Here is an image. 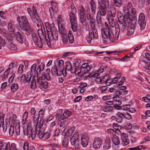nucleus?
<instances>
[{
	"mask_svg": "<svg viewBox=\"0 0 150 150\" xmlns=\"http://www.w3.org/2000/svg\"><path fill=\"white\" fill-rule=\"evenodd\" d=\"M14 125H10V127L9 129V134L10 136H13L14 134Z\"/></svg>",
	"mask_w": 150,
	"mask_h": 150,
	"instance_id": "obj_42",
	"label": "nucleus"
},
{
	"mask_svg": "<svg viewBox=\"0 0 150 150\" xmlns=\"http://www.w3.org/2000/svg\"><path fill=\"white\" fill-rule=\"evenodd\" d=\"M111 139L113 144L115 145H118L120 143V138L116 135H114L112 137Z\"/></svg>",
	"mask_w": 150,
	"mask_h": 150,
	"instance_id": "obj_26",
	"label": "nucleus"
},
{
	"mask_svg": "<svg viewBox=\"0 0 150 150\" xmlns=\"http://www.w3.org/2000/svg\"><path fill=\"white\" fill-rule=\"evenodd\" d=\"M59 120V125L60 127L64 128L66 126L67 122L65 120H61L60 119L59 120Z\"/></svg>",
	"mask_w": 150,
	"mask_h": 150,
	"instance_id": "obj_37",
	"label": "nucleus"
},
{
	"mask_svg": "<svg viewBox=\"0 0 150 150\" xmlns=\"http://www.w3.org/2000/svg\"><path fill=\"white\" fill-rule=\"evenodd\" d=\"M116 11L114 8H112L110 9V11H109L108 13L109 14L112 15L113 17H115L116 15Z\"/></svg>",
	"mask_w": 150,
	"mask_h": 150,
	"instance_id": "obj_43",
	"label": "nucleus"
},
{
	"mask_svg": "<svg viewBox=\"0 0 150 150\" xmlns=\"http://www.w3.org/2000/svg\"><path fill=\"white\" fill-rule=\"evenodd\" d=\"M57 24L58 28H64V23L61 15H59L58 16Z\"/></svg>",
	"mask_w": 150,
	"mask_h": 150,
	"instance_id": "obj_24",
	"label": "nucleus"
},
{
	"mask_svg": "<svg viewBox=\"0 0 150 150\" xmlns=\"http://www.w3.org/2000/svg\"><path fill=\"white\" fill-rule=\"evenodd\" d=\"M57 4L55 2H52L51 3V7L54 9V10L56 11L57 8Z\"/></svg>",
	"mask_w": 150,
	"mask_h": 150,
	"instance_id": "obj_59",
	"label": "nucleus"
},
{
	"mask_svg": "<svg viewBox=\"0 0 150 150\" xmlns=\"http://www.w3.org/2000/svg\"><path fill=\"white\" fill-rule=\"evenodd\" d=\"M66 69L69 71H70L71 72L72 70H73L71 65V63L69 62H67L66 63Z\"/></svg>",
	"mask_w": 150,
	"mask_h": 150,
	"instance_id": "obj_36",
	"label": "nucleus"
},
{
	"mask_svg": "<svg viewBox=\"0 0 150 150\" xmlns=\"http://www.w3.org/2000/svg\"><path fill=\"white\" fill-rule=\"evenodd\" d=\"M17 117L15 115L13 114L10 116L9 120V123L10 125H14L16 121Z\"/></svg>",
	"mask_w": 150,
	"mask_h": 150,
	"instance_id": "obj_27",
	"label": "nucleus"
},
{
	"mask_svg": "<svg viewBox=\"0 0 150 150\" xmlns=\"http://www.w3.org/2000/svg\"><path fill=\"white\" fill-rule=\"evenodd\" d=\"M69 141L67 139H64L62 142V145L63 146L67 147L68 146Z\"/></svg>",
	"mask_w": 150,
	"mask_h": 150,
	"instance_id": "obj_62",
	"label": "nucleus"
},
{
	"mask_svg": "<svg viewBox=\"0 0 150 150\" xmlns=\"http://www.w3.org/2000/svg\"><path fill=\"white\" fill-rule=\"evenodd\" d=\"M144 55V56H142L140 59L142 61L146 63L144 66V68L146 69L150 70V54L146 53Z\"/></svg>",
	"mask_w": 150,
	"mask_h": 150,
	"instance_id": "obj_5",
	"label": "nucleus"
},
{
	"mask_svg": "<svg viewBox=\"0 0 150 150\" xmlns=\"http://www.w3.org/2000/svg\"><path fill=\"white\" fill-rule=\"evenodd\" d=\"M96 81L98 82V83L100 84L102 83H104L103 81L104 80V77H96Z\"/></svg>",
	"mask_w": 150,
	"mask_h": 150,
	"instance_id": "obj_48",
	"label": "nucleus"
},
{
	"mask_svg": "<svg viewBox=\"0 0 150 150\" xmlns=\"http://www.w3.org/2000/svg\"><path fill=\"white\" fill-rule=\"evenodd\" d=\"M124 118L128 120H129L132 119V117L129 113L128 112H126L124 113Z\"/></svg>",
	"mask_w": 150,
	"mask_h": 150,
	"instance_id": "obj_54",
	"label": "nucleus"
},
{
	"mask_svg": "<svg viewBox=\"0 0 150 150\" xmlns=\"http://www.w3.org/2000/svg\"><path fill=\"white\" fill-rule=\"evenodd\" d=\"M42 70L41 66H40L37 68V70L36 71V74H35L33 76V79L35 80H36V78L38 77V74L40 73L41 71Z\"/></svg>",
	"mask_w": 150,
	"mask_h": 150,
	"instance_id": "obj_41",
	"label": "nucleus"
},
{
	"mask_svg": "<svg viewBox=\"0 0 150 150\" xmlns=\"http://www.w3.org/2000/svg\"><path fill=\"white\" fill-rule=\"evenodd\" d=\"M59 30L61 34L63 42L64 44H67L68 41L66 30L65 29H59Z\"/></svg>",
	"mask_w": 150,
	"mask_h": 150,
	"instance_id": "obj_14",
	"label": "nucleus"
},
{
	"mask_svg": "<svg viewBox=\"0 0 150 150\" xmlns=\"http://www.w3.org/2000/svg\"><path fill=\"white\" fill-rule=\"evenodd\" d=\"M45 29H38V30L40 37V36L45 37V36L46 31H47Z\"/></svg>",
	"mask_w": 150,
	"mask_h": 150,
	"instance_id": "obj_32",
	"label": "nucleus"
},
{
	"mask_svg": "<svg viewBox=\"0 0 150 150\" xmlns=\"http://www.w3.org/2000/svg\"><path fill=\"white\" fill-rule=\"evenodd\" d=\"M74 144L71 143V144L72 145L74 146V147L76 148L79 149L80 148V143L79 140L74 141Z\"/></svg>",
	"mask_w": 150,
	"mask_h": 150,
	"instance_id": "obj_45",
	"label": "nucleus"
},
{
	"mask_svg": "<svg viewBox=\"0 0 150 150\" xmlns=\"http://www.w3.org/2000/svg\"><path fill=\"white\" fill-rule=\"evenodd\" d=\"M123 11L125 13V23L131 22V28H134L136 27L137 22L136 11L135 9L132 8L131 3L129 2L127 5L123 7Z\"/></svg>",
	"mask_w": 150,
	"mask_h": 150,
	"instance_id": "obj_1",
	"label": "nucleus"
},
{
	"mask_svg": "<svg viewBox=\"0 0 150 150\" xmlns=\"http://www.w3.org/2000/svg\"><path fill=\"white\" fill-rule=\"evenodd\" d=\"M79 137V135L78 132H75L71 139V143L74 144V141L78 140Z\"/></svg>",
	"mask_w": 150,
	"mask_h": 150,
	"instance_id": "obj_29",
	"label": "nucleus"
},
{
	"mask_svg": "<svg viewBox=\"0 0 150 150\" xmlns=\"http://www.w3.org/2000/svg\"><path fill=\"white\" fill-rule=\"evenodd\" d=\"M16 38L17 40L21 44L23 43L25 40V36L19 32H17L15 34Z\"/></svg>",
	"mask_w": 150,
	"mask_h": 150,
	"instance_id": "obj_21",
	"label": "nucleus"
},
{
	"mask_svg": "<svg viewBox=\"0 0 150 150\" xmlns=\"http://www.w3.org/2000/svg\"><path fill=\"white\" fill-rule=\"evenodd\" d=\"M36 70V65L35 64H33L31 67L30 71L31 72V74L33 75V74L35 73Z\"/></svg>",
	"mask_w": 150,
	"mask_h": 150,
	"instance_id": "obj_46",
	"label": "nucleus"
},
{
	"mask_svg": "<svg viewBox=\"0 0 150 150\" xmlns=\"http://www.w3.org/2000/svg\"><path fill=\"white\" fill-rule=\"evenodd\" d=\"M90 4L92 11L93 13H95L96 7L94 1L93 0H91Z\"/></svg>",
	"mask_w": 150,
	"mask_h": 150,
	"instance_id": "obj_33",
	"label": "nucleus"
},
{
	"mask_svg": "<svg viewBox=\"0 0 150 150\" xmlns=\"http://www.w3.org/2000/svg\"><path fill=\"white\" fill-rule=\"evenodd\" d=\"M16 131L14 134L16 135H18L20 134V124L19 123L17 124V125L16 124L15 126Z\"/></svg>",
	"mask_w": 150,
	"mask_h": 150,
	"instance_id": "obj_38",
	"label": "nucleus"
},
{
	"mask_svg": "<svg viewBox=\"0 0 150 150\" xmlns=\"http://www.w3.org/2000/svg\"><path fill=\"white\" fill-rule=\"evenodd\" d=\"M101 36L103 40L105 42L109 40L113 42L118 39L120 34V29H115V36L111 29H101Z\"/></svg>",
	"mask_w": 150,
	"mask_h": 150,
	"instance_id": "obj_2",
	"label": "nucleus"
},
{
	"mask_svg": "<svg viewBox=\"0 0 150 150\" xmlns=\"http://www.w3.org/2000/svg\"><path fill=\"white\" fill-rule=\"evenodd\" d=\"M37 127L38 128H41L43 124V121L42 120H40L39 122H37Z\"/></svg>",
	"mask_w": 150,
	"mask_h": 150,
	"instance_id": "obj_53",
	"label": "nucleus"
},
{
	"mask_svg": "<svg viewBox=\"0 0 150 150\" xmlns=\"http://www.w3.org/2000/svg\"><path fill=\"white\" fill-rule=\"evenodd\" d=\"M145 17L143 13H141L139 15L138 22L141 28H144L146 24L144 22Z\"/></svg>",
	"mask_w": 150,
	"mask_h": 150,
	"instance_id": "obj_15",
	"label": "nucleus"
},
{
	"mask_svg": "<svg viewBox=\"0 0 150 150\" xmlns=\"http://www.w3.org/2000/svg\"><path fill=\"white\" fill-rule=\"evenodd\" d=\"M38 83L41 87L46 88L48 85L47 82L45 80L44 76L38 77L36 78Z\"/></svg>",
	"mask_w": 150,
	"mask_h": 150,
	"instance_id": "obj_12",
	"label": "nucleus"
},
{
	"mask_svg": "<svg viewBox=\"0 0 150 150\" xmlns=\"http://www.w3.org/2000/svg\"><path fill=\"white\" fill-rule=\"evenodd\" d=\"M91 65H89L88 63H85L83 64L81 68V70L84 71V72L83 75L85 74V76L86 77H88L89 76H86L87 75L86 74L88 73H87L91 69Z\"/></svg>",
	"mask_w": 150,
	"mask_h": 150,
	"instance_id": "obj_17",
	"label": "nucleus"
},
{
	"mask_svg": "<svg viewBox=\"0 0 150 150\" xmlns=\"http://www.w3.org/2000/svg\"><path fill=\"white\" fill-rule=\"evenodd\" d=\"M113 109V107L111 106H109L105 108L103 110L104 112H109L111 111Z\"/></svg>",
	"mask_w": 150,
	"mask_h": 150,
	"instance_id": "obj_50",
	"label": "nucleus"
},
{
	"mask_svg": "<svg viewBox=\"0 0 150 150\" xmlns=\"http://www.w3.org/2000/svg\"><path fill=\"white\" fill-rule=\"evenodd\" d=\"M94 38L93 37L91 36L90 34L88 35L86 39L87 41L89 43H90L91 42L92 40H93V39Z\"/></svg>",
	"mask_w": 150,
	"mask_h": 150,
	"instance_id": "obj_47",
	"label": "nucleus"
},
{
	"mask_svg": "<svg viewBox=\"0 0 150 150\" xmlns=\"http://www.w3.org/2000/svg\"><path fill=\"white\" fill-rule=\"evenodd\" d=\"M51 72L52 74L54 76H61L62 75L61 71L58 72L56 67H53L52 68Z\"/></svg>",
	"mask_w": 150,
	"mask_h": 150,
	"instance_id": "obj_25",
	"label": "nucleus"
},
{
	"mask_svg": "<svg viewBox=\"0 0 150 150\" xmlns=\"http://www.w3.org/2000/svg\"><path fill=\"white\" fill-rule=\"evenodd\" d=\"M62 109H59L57 110V113L55 115L56 119L57 120H59L60 119H61L60 117H61V115H62Z\"/></svg>",
	"mask_w": 150,
	"mask_h": 150,
	"instance_id": "obj_35",
	"label": "nucleus"
},
{
	"mask_svg": "<svg viewBox=\"0 0 150 150\" xmlns=\"http://www.w3.org/2000/svg\"><path fill=\"white\" fill-rule=\"evenodd\" d=\"M81 143L83 147H86L88 144L89 138L86 134H81Z\"/></svg>",
	"mask_w": 150,
	"mask_h": 150,
	"instance_id": "obj_16",
	"label": "nucleus"
},
{
	"mask_svg": "<svg viewBox=\"0 0 150 150\" xmlns=\"http://www.w3.org/2000/svg\"><path fill=\"white\" fill-rule=\"evenodd\" d=\"M111 140L109 137H106L105 139L103 149L105 150L109 149L111 147Z\"/></svg>",
	"mask_w": 150,
	"mask_h": 150,
	"instance_id": "obj_20",
	"label": "nucleus"
},
{
	"mask_svg": "<svg viewBox=\"0 0 150 150\" xmlns=\"http://www.w3.org/2000/svg\"><path fill=\"white\" fill-rule=\"evenodd\" d=\"M105 5L103 4L102 2H100V6L99 8V11L98 12H99V16H105L106 13V8L108 6V1L107 0H105Z\"/></svg>",
	"mask_w": 150,
	"mask_h": 150,
	"instance_id": "obj_9",
	"label": "nucleus"
},
{
	"mask_svg": "<svg viewBox=\"0 0 150 150\" xmlns=\"http://www.w3.org/2000/svg\"><path fill=\"white\" fill-rule=\"evenodd\" d=\"M86 17L85 15L79 16V20L81 23H84L86 20Z\"/></svg>",
	"mask_w": 150,
	"mask_h": 150,
	"instance_id": "obj_52",
	"label": "nucleus"
},
{
	"mask_svg": "<svg viewBox=\"0 0 150 150\" xmlns=\"http://www.w3.org/2000/svg\"><path fill=\"white\" fill-rule=\"evenodd\" d=\"M47 30V34L49 37L51 35L55 40H58V31L57 29H45Z\"/></svg>",
	"mask_w": 150,
	"mask_h": 150,
	"instance_id": "obj_11",
	"label": "nucleus"
},
{
	"mask_svg": "<svg viewBox=\"0 0 150 150\" xmlns=\"http://www.w3.org/2000/svg\"><path fill=\"white\" fill-rule=\"evenodd\" d=\"M44 132H43L42 131H38V132L37 134L38 137L39 139H42V138H43L44 136Z\"/></svg>",
	"mask_w": 150,
	"mask_h": 150,
	"instance_id": "obj_61",
	"label": "nucleus"
},
{
	"mask_svg": "<svg viewBox=\"0 0 150 150\" xmlns=\"http://www.w3.org/2000/svg\"><path fill=\"white\" fill-rule=\"evenodd\" d=\"M31 122L29 121L26 129H23L24 134L26 135L28 138L31 137L32 139H34L36 136V131L35 129L31 127Z\"/></svg>",
	"mask_w": 150,
	"mask_h": 150,
	"instance_id": "obj_3",
	"label": "nucleus"
},
{
	"mask_svg": "<svg viewBox=\"0 0 150 150\" xmlns=\"http://www.w3.org/2000/svg\"><path fill=\"white\" fill-rule=\"evenodd\" d=\"M128 137V136L127 134L123 133H122L121 139L123 143L125 145H128L129 143V140Z\"/></svg>",
	"mask_w": 150,
	"mask_h": 150,
	"instance_id": "obj_23",
	"label": "nucleus"
},
{
	"mask_svg": "<svg viewBox=\"0 0 150 150\" xmlns=\"http://www.w3.org/2000/svg\"><path fill=\"white\" fill-rule=\"evenodd\" d=\"M97 24L96 27L97 28H102V20L100 16H99V13H98L97 15Z\"/></svg>",
	"mask_w": 150,
	"mask_h": 150,
	"instance_id": "obj_28",
	"label": "nucleus"
},
{
	"mask_svg": "<svg viewBox=\"0 0 150 150\" xmlns=\"http://www.w3.org/2000/svg\"><path fill=\"white\" fill-rule=\"evenodd\" d=\"M40 38L36 37L35 35H33V40L35 44L38 42Z\"/></svg>",
	"mask_w": 150,
	"mask_h": 150,
	"instance_id": "obj_63",
	"label": "nucleus"
},
{
	"mask_svg": "<svg viewBox=\"0 0 150 150\" xmlns=\"http://www.w3.org/2000/svg\"><path fill=\"white\" fill-rule=\"evenodd\" d=\"M0 33L5 36V37H7V36H8L7 32L4 29H0Z\"/></svg>",
	"mask_w": 150,
	"mask_h": 150,
	"instance_id": "obj_55",
	"label": "nucleus"
},
{
	"mask_svg": "<svg viewBox=\"0 0 150 150\" xmlns=\"http://www.w3.org/2000/svg\"><path fill=\"white\" fill-rule=\"evenodd\" d=\"M76 12L71 11L69 13L70 20L71 28H77L79 26L77 25L76 18L75 13Z\"/></svg>",
	"mask_w": 150,
	"mask_h": 150,
	"instance_id": "obj_6",
	"label": "nucleus"
},
{
	"mask_svg": "<svg viewBox=\"0 0 150 150\" xmlns=\"http://www.w3.org/2000/svg\"><path fill=\"white\" fill-rule=\"evenodd\" d=\"M113 17L112 15H110V16H109L108 18V20L109 24V25L108 24L107 22H105V27L104 26L103 28H110V27L114 28H118L117 27L118 25H115V22L113 20Z\"/></svg>",
	"mask_w": 150,
	"mask_h": 150,
	"instance_id": "obj_8",
	"label": "nucleus"
},
{
	"mask_svg": "<svg viewBox=\"0 0 150 150\" xmlns=\"http://www.w3.org/2000/svg\"><path fill=\"white\" fill-rule=\"evenodd\" d=\"M117 16L120 24L119 25H118V27H121V25L122 26L124 25V28L126 27L124 21V16H123L122 13L120 11L117 12Z\"/></svg>",
	"mask_w": 150,
	"mask_h": 150,
	"instance_id": "obj_13",
	"label": "nucleus"
},
{
	"mask_svg": "<svg viewBox=\"0 0 150 150\" xmlns=\"http://www.w3.org/2000/svg\"><path fill=\"white\" fill-rule=\"evenodd\" d=\"M21 28H30V25L28 22L27 18L25 16H23L21 17V19L20 18L18 17L17 18Z\"/></svg>",
	"mask_w": 150,
	"mask_h": 150,
	"instance_id": "obj_4",
	"label": "nucleus"
},
{
	"mask_svg": "<svg viewBox=\"0 0 150 150\" xmlns=\"http://www.w3.org/2000/svg\"><path fill=\"white\" fill-rule=\"evenodd\" d=\"M81 71H83L81 70V69H80V68L79 69L75 68L73 70L71 71V73L81 75L80 73Z\"/></svg>",
	"mask_w": 150,
	"mask_h": 150,
	"instance_id": "obj_39",
	"label": "nucleus"
},
{
	"mask_svg": "<svg viewBox=\"0 0 150 150\" xmlns=\"http://www.w3.org/2000/svg\"><path fill=\"white\" fill-rule=\"evenodd\" d=\"M4 115L3 114H0V127H2L3 132H5L7 129V124L6 123H4Z\"/></svg>",
	"mask_w": 150,
	"mask_h": 150,
	"instance_id": "obj_18",
	"label": "nucleus"
},
{
	"mask_svg": "<svg viewBox=\"0 0 150 150\" xmlns=\"http://www.w3.org/2000/svg\"><path fill=\"white\" fill-rule=\"evenodd\" d=\"M102 141L101 138H96L93 143V146L95 149H98L99 148L101 145Z\"/></svg>",
	"mask_w": 150,
	"mask_h": 150,
	"instance_id": "obj_19",
	"label": "nucleus"
},
{
	"mask_svg": "<svg viewBox=\"0 0 150 150\" xmlns=\"http://www.w3.org/2000/svg\"><path fill=\"white\" fill-rule=\"evenodd\" d=\"M74 130V127H71L68 129L66 132V135L69 137L71 136Z\"/></svg>",
	"mask_w": 150,
	"mask_h": 150,
	"instance_id": "obj_34",
	"label": "nucleus"
},
{
	"mask_svg": "<svg viewBox=\"0 0 150 150\" xmlns=\"http://www.w3.org/2000/svg\"><path fill=\"white\" fill-rule=\"evenodd\" d=\"M35 80V79L34 81L33 80V81L31 82V88L32 89L35 88L36 87L37 85Z\"/></svg>",
	"mask_w": 150,
	"mask_h": 150,
	"instance_id": "obj_64",
	"label": "nucleus"
},
{
	"mask_svg": "<svg viewBox=\"0 0 150 150\" xmlns=\"http://www.w3.org/2000/svg\"><path fill=\"white\" fill-rule=\"evenodd\" d=\"M24 31L27 35H30L33 32L32 29H23Z\"/></svg>",
	"mask_w": 150,
	"mask_h": 150,
	"instance_id": "obj_51",
	"label": "nucleus"
},
{
	"mask_svg": "<svg viewBox=\"0 0 150 150\" xmlns=\"http://www.w3.org/2000/svg\"><path fill=\"white\" fill-rule=\"evenodd\" d=\"M108 87L106 86H103L100 88V90L102 93H104L107 89Z\"/></svg>",
	"mask_w": 150,
	"mask_h": 150,
	"instance_id": "obj_58",
	"label": "nucleus"
},
{
	"mask_svg": "<svg viewBox=\"0 0 150 150\" xmlns=\"http://www.w3.org/2000/svg\"><path fill=\"white\" fill-rule=\"evenodd\" d=\"M104 70V67H100L97 71H93L90 73L87 74L86 76H89L90 77L94 78L98 77L100 74L102 73Z\"/></svg>",
	"mask_w": 150,
	"mask_h": 150,
	"instance_id": "obj_10",
	"label": "nucleus"
},
{
	"mask_svg": "<svg viewBox=\"0 0 150 150\" xmlns=\"http://www.w3.org/2000/svg\"><path fill=\"white\" fill-rule=\"evenodd\" d=\"M103 82L105 83V84L107 86L110 85L111 83H112V79H108L107 76H104Z\"/></svg>",
	"mask_w": 150,
	"mask_h": 150,
	"instance_id": "obj_31",
	"label": "nucleus"
},
{
	"mask_svg": "<svg viewBox=\"0 0 150 150\" xmlns=\"http://www.w3.org/2000/svg\"><path fill=\"white\" fill-rule=\"evenodd\" d=\"M114 5L117 7H119L121 5V0H113Z\"/></svg>",
	"mask_w": 150,
	"mask_h": 150,
	"instance_id": "obj_49",
	"label": "nucleus"
},
{
	"mask_svg": "<svg viewBox=\"0 0 150 150\" xmlns=\"http://www.w3.org/2000/svg\"><path fill=\"white\" fill-rule=\"evenodd\" d=\"M134 29H128L127 35L130 36L134 33Z\"/></svg>",
	"mask_w": 150,
	"mask_h": 150,
	"instance_id": "obj_56",
	"label": "nucleus"
},
{
	"mask_svg": "<svg viewBox=\"0 0 150 150\" xmlns=\"http://www.w3.org/2000/svg\"><path fill=\"white\" fill-rule=\"evenodd\" d=\"M88 31L89 34L93 37L95 39H98V35L97 29H88Z\"/></svg>",
	"mask_w": 150,
	"mask_h": 150,
	"instance_id": "obj_22",
	"label": "nucleus"
},
{
	"mask_svg": "<svg viewBox=\"0 0 150 150\" xmlns=\"http://www.w3.org/2000/svg\"><path fill=\"white\" fill-rule=\"evenodd\" d=\"M71 114V112L68 111V110H66L64 112L63 114L62 115H61V120H64L66 117L69 116Z\"/></svg>",
	"mask_w": 150,
	"mask_h": 150,
	"instance_id": "obj_30",
	"label": "nucleus"
},
{
	"mask_svg": "<svg viewBox=\"0 0 150 150\" xmlns=\"http://www.w3.org/2000/svg\"><path fill=\"white\" fill-rule=\"evenodd\" d=\"M86 16L88 20L90 21L91 27V28H95L96 26L95 24V20L93 16V13L91 14L90 9L89 8H88L86 11Z\"/></svg>",
	"mask_w": 150,
	"mask_h": 150,
	"instance_id": "obj_7",
	"label": "nucleus"
},
{
	"mask_svg": "<svg viewBox=\"0 0 150 150\" xmlns=\"http://www.w3.org/2000/svg\"><path fill=\"white\" fill-rule=\"evenodd\" d=\"M68 37L69 42L71 43H73L74 40L73 35H68Z\"/></svg>",
	"mask_w": 150,
	"mask_h": 150,
	"instance_id": "obj_60",
	"label": "nucleus"
},
{
	"mask_svg": "<svg viewBox=\"0 0 150 150\" xmlns=\"http://www.w3.org/2000/svg\"><path fill=\"white\" fill-rule=\"evenodd\" d=\"M18 85L17 83H13L11 87V89L13 92L14 91L18 88Z\"/></svg>",
	"mask_w": 150,
	"mask_h": 150,
	"instance_id": "obj_40",
	"label": "nucleus"
},
{
	"mask_svg": "<svg viewBox=\"0 0 150 150\" xmlns=\"http://www.w3.org/2000/svg\"><path fill=\"white\" fill-rule=\"evenodd\" d=\"M130 107V105H125L122 106V108H121V109L124 110H129V108Z\"/></svg>",
	"mask_w": 150,
	"mask_h": 150,
	"instance_id": "obj_57",
	"label": "nucleus"
},
{
	"mask_svg": "<svg viewBox=\"0 0 150 150\" xmlns=\"http://www.w3.org/2000/svg\"><path fill=\"white\" fill-rule=\"evenodd\" d=\"M8 47L11 50H15L17 49V47L11 42H9V45H8Z\"/></svg>",
	"mask_w": 150,
	"mask_h": 150,
	"instance_id": "obj_44",
	"label": "nucleus"
}]
</instances>
